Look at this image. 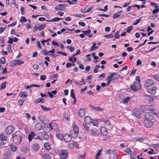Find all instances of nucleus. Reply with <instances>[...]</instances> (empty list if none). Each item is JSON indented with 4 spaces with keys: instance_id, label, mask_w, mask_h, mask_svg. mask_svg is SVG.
Masks as SVG:
<instances>
[{
    "instance_id": "1",
    "label": "nucleus",
    "mask_w": 159,
    "mask_h": 159,
    "mask_svg": "<svg viewBox=\"0 0 159 159\" xmlns=\"http://www.w3.org/2000/svg\"><path fill=\"white\" fill-rule=\"evenodd\" d=\"M25 135L23 134L20 130H18L12 135L13 141L15 143L18 142L20 143L22 141V139L25 138Z\"/></svg>"
},
{
    "instance_id": "2",
    "label": "nucleus",
    "mask_w": 159,
    "mask_h": 159,
    "mask_svg": "<svg viewBox=\"0 0 159 159\" xmlns=\"http://www.w3.org/2000/svg\"><path fill=\"white\" fill-rule=\"evenodd\" d=\"M130 88L134 92H136L141 89V86L139 82H135L130 86Z\"/></svg>"
},
{
    "instance_id": "3",
    "label": "nucleus",
    "mask_w": 159,
    "mask_h": 159,
    "mask_svg": "<svg viewBox=\"0 0 159 159\" xmlns=\"http://www.w3.org/2000/svg\"><path fill=\"white\" fill-rule=\"evenodd\" d=\"M144 117L145 120H152L154 118V116L152 112H148L144 113Z\"/></svg>"
},
{
    "instance_id": "4",
    "label": "nucleus",
    "mask_w": 159,
    "mask_h": 159,
    "mask_svg": "<svg viewBox=\"0 0 159 159\" xmlns=\"http://www.w3.org/2000/svg\"><path fill=\"white\" fill-rule=\"evenodd\" d=\"M37 135L33 131H31L28 136V139L30 142H31L32 139H40V137L37 136Z\"/></svg>"
},
{
    "instance_id": "5",
    "label": "nucleus",
    "mask_w": 159,
    "mask_h": 159,
    "mask_svg": "<svg viewBox=\"0 0 159 159\" xmlns=\"http://www.w3.org/2000/svg\"><path fill=\"white\" fill-rule=\"evenodd\" d=\"M89 132L92 135L94 136H97L99 134L98 129L95 127L91 128Z\"/></svg>"
},
{
    "instance_id": "6",
    "label": "nucleus",
    "mask_w": 159,
    "mask_h": 159,
    "mask_svg": "<svg viewBox=\"0 0 159 159\" xmlns=\"http://www.w3.org/2000/svg\"><path fill=\"white\" fill-rule=\"evenodd\" d=\"M50 128L56 132V133H59L60 130L59 129L58 125L56 123H50L49 124Z\"/></svg>"
},
{
    "instance_id": "7",
    "label": "nucleus",
    "mask_w": 159,
    "mask_h": 159,
    "mask_svg": "<svg viewBox=\"0 0 159 159\" xmlns=\"http://www.w3.org/2000/svg\"><path fill=\"white\" fill-rule=\"evenodd\" d=\"M154 83V82L153 80L148 79L145 82L144 85L146 88H148L152 86Z\"/></svg>"
},
{
    "instance_id": "8",
    "label": "nucleus",
    "mask_w": 159,
    "mask_h": 159,
    "mask_svg": "<svg viewBox=\"0 0 159 159\" xmlns=\"http://www.w3.org/2000/svg\"><path fill=\"white\" fill-rule=\"evenodd\" d=\"M143 123L144 125L147 127H151L152 126L153 123L152 120H148L144 119L143 120Z\"/></svg>"
},
{
    "instance_id": "9",
    "label": "nucleus",
    "mask_w": 159,
    "mask_h": 159,
    "mask_svg": "<svg viewBox=\"0 0 159 159\" xmlns=\"http://www.w3.org/2000/svg\"><path fill=\"white\" fill-rule=\"evenodd\" d=\"M133 113L137 118H139L140 117L141 112L140 109L137 108H135L133 110Z\"/></svg>"
},
{
    "instance_id": "10",
    "label": "nucleus",
    "mask_w": 159,
    "mask_h": 159,
    "mask_svg": "<svg viewBox=\"0 0 159 159\" xmlns=\"http://www.w3.org/2000/svg\"><path fill=\"white\" fill-rule=\"evenodd\" d=\"M14 129V127L12 126H9L7 127L5 132L7 134H9L12 133Z\"/></svg>"
},
{
    "instance_id": "11",
    "label": "nucleus",
    "mask_w": 159,
    "mask_h": 159,
    "mask_svg": "<svg viewBox=\"0 0 159 159\" xmlns=\"http://www.w3.org/2000/svg\"><path fill=\"white\" fill-rule=\"evenodd\" d=\"M11 63L12 64V66H16L23 64L24 63V62L23 61L19 60H16L12 61Z\"/></svg>"
},
{
    "instance_id": "12",
    "label": "nucleus",
    "mask_w": 159,
    "mask_h": 159,
    "mask_svg": "<svg viewBox=\"0 0 159 159\" xmlns=\"http://www.w3.org/2000/svg\"><path fill=\"white\" fill-rule=\"evenodd\" d=\"M68 152L67 151L64 150L62 151L60 155V158L61 159H66L68 156Z\"/></svg>"
},
{
    "instance_id": "13",
    "label": "nucleus",
    "mask_w": 159,
    "mask_h": 159,
    "mask_svg": "<svg viewBox=\"0 0 159 159\" xmlns=\"http://www.w3.org/2000/svg\"><path fill=\"white\" fill-rule=\"evenodd\" d=\"M63 139L65 142L69 143L71 140V137L68 134H65L64 136Z\"/></svg>"
},
{
    "instance_id": "14",
    "label": "nucleus",
    "mask_w": 159,
    "mask_h": 159,
    "mask_svg": "<svg viewBox=\"0 0 159 159\" xmlns=\"http://www.w3.org/2000/svg\"><path fill=\"white\" fill-rule=\"evenodd\" d=\"M84 121L86 124H90L92 123L93 120L90 117L86 116L84 119Z\"/></svg>"
},
{
    "instance_id": "15",
    "label": "nucleus",
    "mask_w": 159,
    "mask_h": 159,
    "mask_svg": "<svg viewBox=\"0 0 159 159\" xmlns=\"http://www.w3.org/2000/svg\"><path fill=\"white\" fill-rule=\"evenodd\" d=\"M78 115L80 118H83L85 116L84 111L82 109H80L78 111Z\"/></svg>"
},
{
    "instance_id": "16",
    "label": "nucleus",
    "mask_w": 159,
    "mask_h": 159,
    "mask_svg": "<svg viewBox=\"0 0 159 159\" xmlns=\"http://www.w3.org/2000/svg\"><path fill=\"white\" fill-rule=\"evenodd\" d=\"M100 131L102 134L103 135H106L107 134V129L105 127H101Z\"/></svg>"
},
{
    "instance_id": "17",
    "label": "nucleus",
    "mask_w": 159,
    "mask_h": 159,
    "mask_svg": "<svg viewBox=\"0 0 159 159\" xmlns=\"http://www.w3.org/2000/svg\"><path fill=\"white\" fill-rule=\"evenodd\" d=\"M42 128V125L41 123H37L34 126V129L38 131L40 130Z\"/></svg>"
},
{
    "instance_id": "18",
    "label": "nucleus",
    "mask_w": 159,
    "mask_h": 159,
    "mask_svg": "<svg viewBox=\"0 0 159 159\" xmlns=\"http://www.w3.org/2000/svg\"><path fill=\"white\" fill-rule=\"evenodd\" d=\"M32 148L35 152L37 151L39 148V146L38 144H34L32 146Z\"/></svg>"
},
{
    "instance_id": "19",
    "label": "nucleus",
    "mask_w": 159,
    "mask_h": 159,
    "mask_svg": "<svg viewBox=\"0 0 159 159\" xmlns=\"http://www.w3.org/2000/svg\"><path fill=\"white\" fill-rule=\"evenodd\" d=\"M11 156V153L10 151L8 152H6L4 154L3 156V158L4 159H8Z\"/></svg>"
},
{
    "instance_id": "20",
    "label": "nucleus",
    "mask_w": 159,
    "mask_h": 159,
    "mask_svg": "<svg viewBox=\"0 0 159 159\" xmlns=\"http://www.w3.org/2000/svg\"><path fill=\"white\" fill-rule=\"evenodd\" d=\"M149 108L150 107L147 105H143L141 107V109L143 112H144L148 110Z\"/></svg>"
},
{
    "instance_id": "21",
    "label": "nucleus",
    "mask_w": 159,
    "mask_h": 159,
    "mask_svg": "<svg viewBox=\"0 0 159 159\" xmlns=\"http://www.w3.org/2000/svg\"><path fill=\"white\" fill-rule=\"evenodd\" d=\"M78 133H76L75 131L73 129L70 131V134L71 135L72 137L74 138H76L77 136V134Z\"/></svg>"
},
{
    "instance_id": "22",
    "label": "nucleus",
    "mask_w": 159,
    "mask_h": 159,
    "mask_svg": "<svg viewBox=\"0 0 159 159\" xmlns=\"http://www.w3.org/2000/svg\"><path fill=\"white\" fill-rule=\"evenodd\" d=\"M156 89V87L154 86L149 90V92L152 94H154L155 93Z\"/></svg>"
},
{
    "instance_id": "23",
    "label": "nucleus",
    "mask_w": 159,
    "mask_h": 159,
    "mask_svg": "<svg viewBox=\"0 0 159 159\" xmlns=\"http://www.w3.org/2000/svg\"><path fill=\"white\" fill-rule=\"evenodd\" d=\"M7 139V137L4 135V133H2L0 135V140H2V141H6Z\"/></svg>"
},
{
    "instance_id": "24",
    "label": "nucleus",
    "mask_w": 159,
    "mask_h": 159,
    "mask_svg": "<svg viewBox=\"0 0 159 159\" xmlns=\"http://www.w3.org/2000/svg\"><path fill=\"white\" fill-rule=\"evenodd\" d=\"M56 135L57 138L60 140H62L64 137L63 134L61 133H59V132L57 133Z\"/></svg>"
},
{
    "instance_id": "25",
    "label": "nucleus",
    "mask_w": 159,
    "mask_h": 159,
    "mask_svg": "<svg viewBox=\"0 0 159 159\" xmlns=\"http://www.w3.org/2000/svg\"><path fill=\"white\" fill-rule=\"evenodd\" d=\"M90 106L91 107L92 109H93V110H95L96 111H101L102 110V108H101L99 107H94L92 105H90Z\"/></svg>"
},
{
    "instance_id": "26",
    "label": "nucleus",
    "mask_w": 159,
    "mask_h": 159,
    "mask_svg": "<svg viewBox=\"0 0 159 159\" xmlns=\"http://www.w3.org/2000/svg\"><path fill=\"white\" fill-rule=\"evenodd\" d=\"M40 102L43 103L45 102V100L44 98H38L35 101V102L38 103Z\"/></svg>"
},
{
    "instance_id": "27",
    "label": "nucleus",
    "mask_w": 159,
    "mask_h": 159,
    "mask_svg": "<svg viewBox=\"0 0 159 159\" xmlns=\"http://www.w3.org/2000/svg\"><path fill=\"white\" fill-rule=\"evenodd\" d=\"M144 140V138L143 137L141 138H133V140L137 141H139L140 142H142V141Z\"/></svg>"
},
{
    "instance_id": "28",
    "label": "nucleus",
    "mask_w": 159,
    "mask_h": 159,
    "mask_svg": "<svg viewBox=\"0 0 159 159\" xmlns=\"http://www.w3.org/2000/svg\"><path fill=\"white\" fill-rule=\"evenodd\" d=\"M104 124L106 126H109L110 124V122L107 119H105L104 120Z\"/></svg>"
},
{
    "instance_id": "29",
    "label": "nucleus",
    "mask_w": 159,
    "mask_h": 159,
    "mask_svg": "<svg viewBox=\"0 0 159 159\" xmlns=\"http://www.w3.org/2000/svg\"><path fill=\"white\" fill-rule=\"evenodd\" d=\"M19 96L21 98H24L26 97L27 95L26 92H23L19 94Z\"/></svg>"
},
{
    "instance_id": "30",
    "label": "nucleus",
    "mask_w": 159,
    "mask_h": 159,
    "mask_svg": "<svg viewBox=\"0 0 159 159\" xmlns=\"http://www.w3.org/2000/svg\"><path fill=\"white\" fill-rule=\"evenodd\" d=\"M10 149L11 151L13 152L16 151L17 149V147L14 145L13 144H10Z\"/></svg>"
},
{
    "instance_id": "31",
    "label": "nucleus",
    "mask_w": 159,
    "mask_h": 159,
    "mask_svg": "<svg viewBox=\"0 0 159 159\" xmlns=\"http://www.w3.org/2000/svg\"><path fill=\"white\" fill-rule=\"evenodd\" d=\"M43 159H51V157L50 155L47 153H45L43 157Z\"/></svg>"
},
{
    "instance_id": "32",
    "label": "nucleus",
    "mask_w": 159,
    "mask_h": 159,
    "mask_svg": "<svg viewBox=\"0 0 159 159\" xmlns=\"http://www.w3.org/2000/svg\"><path fill=\"white\" fill-rule=\"evenodd\" d=\"M44 146L46 149L47 150H48L50 149V146L48 143L46 142L44 144Z\"/></svg>"
},
{
    "instance_id": "33",
    "label": "nucleus",
    "mask_w": 159,
    "mask_h": 159,
    "mask_svg": "<svg viewBox=\"0 0 159 159\" xmlns=\"http://www.w3.org/2000/svg\"><path fill=\"white\" fill-rule=\"evenodd\" d=\"M21 150L22 152L26 153L28 151V148L25 147L23 146L21 148Z\"/></svg>"
},
{
    "instance_id": "34",
    "label": "nucleus",
    "mask_w": 159,
    "mask_h": 159,
    "mask_svg": "<svg viewBox=\"0 0 159 159\" xmlns=\"http://www.w3.org/2000/svg\"><path fill=\"white\" fill-rule=\"evenodd\" d=\"M73 129L75 131L76 133H78L79 131L78 127L75 124L73 125Z\"/></svg>"
},
{
    "instance_id": "35",
    "label": "nucleus",
    "mask_w": 159,
    "mask_h": 159,
    "mask_svg": "<svg viewBox=\"0 0 159 159\" xmlns=\"http://www.w3.org/2000/svg\"><path fill=\"white\" fill-rule=\"evenodd\" d=\"M82 31L86 35H89L91 32V31L90 30H89L86 31Z\"/></svg>"
},
{
    "instance_id": "36",
    "label": "nucleus",
    "mask_w": 159,
    "mask_h": 159,
    "mask_svg": "<svg viewBox=\"0 0 159 159\" xmlns=\"http://www.w3.org/2000/svg\"><path fill=\"white\" fill-rule=\"evenodd\" d=\"M130 98L128 97H126L123 99L122 103L124 104H126L128 103Z\"/></svg>"
},
{
    "instance_id": "37",
    "label": "nucleus",
    "mask_w": 159,
    "mask_h": 159,
    "mask_svg": "<svg viewBox=\"0 0 159 159\" xmlns=\"http://www.w3.org/2000/svg\"><path fill=\"white\" fill-rule=\"evenodd\" d=\"M83 126H84V128L86 130L87 132H89L90 131V129H89V127L86 124H83Z\"/></svg>"
},
{
    "instance_id": "38",
    "label": "nucleus",
    "mask_w": 159,
    "mask_h": 159,
    "mask_svg": "<svg viewBox=\"0 0 159 159\" xmlns=\"http://www.w3.org/2000/svg\"><path fill=\"white\" fill-rule=\"evenodd\" d=\"M50 130V129L48 127H44L43 129V132L46 133H48L49 132Z\"/></svg>"
},
{
    "instance_id": "39",
    "label": "nucleus",
    "mask_w": 159,
    "mask_h": 159,
    "mask_svg": "<svg viewBox=\"0 0 159 159\" xmlns=\"http://www.w3.org/2000/svg\"><path fill=\"white\" fill-rule=\"evenodd\" d=\"M158 16L156 14H153V15H150L148 19H156L157 17Z\"/></svg>"
},
{
    "instance_id": "40",
    "label": "nucleus",
    "mask_w": 159,
    "mask_h": 159,
    "mask_svg": "<svg viewBox=\"0 0 159 159\" xmlns=\"http://www.w3.org/2000/svg\"><path fill=\"white\" fill-rule=\"evenodd\" d=\"M116 75V73L112 72L111 73H110V75L107 77V78L113 79L114 76Z\"/></svg>"
},
{
    "instance_id": "41",
    "label": "nucleus",
    "mask_w": 159,
    "mask_h": 159,
    "mask_svg": "<svg viewBox=\"0 0 159 159\" xmlns=\"http://www.w3.org/2000/svg\"><path fill=\"white\" fill-rule=\"evenodd\" d=\"M52 40V39L51 38H48L47 40H42V41H41V43H42V45H44V43L46 42H48L49 41H50Z\"/></svg>"
},
{
    "instance_id": "42",
    "label": "nucleus",
    "mask_w": 159,
    "mask_h": 159,
    "mask_svg": "<svg viewBox=\"0 0 159 159\" xmlns=\"http://www.w3.org/2000/svg\"><path fill=\"white\" fill-rule=\"evenodd\" d=\"M46 24H42L40 25L39 26L38 25V29L39 31H41L42 30H43L44 27L45 26Z\"/></svg>"
},
{
    "instance_id": "43",
    "label": "nucleus",
    "mask_w": 159,
    "mask_h": 159,
    "mask_svg": "<svg viewBox=\"0 0 159 159\" xmlns=\"http://www.w3.org/2000/svg\"><path fill=\"white\" fill-rule=\"evenodd\" d=\"M40 106L44 111H49L50 110V109L49 108L47 107L42 105H41Z\"/></svg>"
},
{
    "instance_id": "44",
    "label": "nucleus",
    "mask_w": 159,
    "mask_h": 159,
    "mask_svg": "<svg viewBox=\"0 0 159 159\" xmlns=\"http://www.w3.org/2000/svg\"><path fill=\"white\" fill-rule=\"evenodd\" d=\"M147 98L148 99L150 102V103H151V101H153V96L152 95H148L147 96Z\"/></svg>"
},
{
    "instance_id": "45",
    "label": "nucleus",
    "mask_w": 159,
    "mask_h": 159,
    "mask_svg": "<svg viewBox=\"0 0 159 159\" xmlns=\"http://www.w3.org/2000/svg\"><path fill=\"white\" fill-rule=\"evenodd\" d=\"M7 82H3L0 85V88L1 89H4L6 88V84Z\"/></svg>"
},
{
    "instance_id": "46",
    "label": "nucleus",
    "mask_w": 159,
    "mask_h": 159,
    "mask_svg": "<svg viewBox=\"0 0 159 159\" xmlns=\"http://www.w3.org/2000/svg\"><path fill=\"white\" fill-rule=\"evenodd\" d=\"M41 52L44 55H49V51H47L46 50H41Z\"/></svg>"
},
{
    "instance_id": "47",
    "label": "nucleus",
    "mask_w": 159,
    "mask_h": 159,
    "mask_svg": "<svg viewBox=\"0 0 159 159\" xmlns=\"http://www.w3.org/2000/svg\"><path fill=\"white\" fill-rule=\"evenodd\" d=\"M67 6V5L66 4H59L58 5V7L60 8L61 9V10H62V8Z\"/></svg>"
},
{
    "instance_id": "48",
    "label": "nucleus",
    "mask_w": 159,
    "mask_h": 159,
    "mask_svg": "<svg viewBox=\"0 0 159 159\" xmlns=\"http://www.w3.org/2000/svg\"><path fill=\"white\" fill-rule=\"evenodd\" d=\"M62 19L59 18L58 17H55L53 19L50 20V21H57L60 20Z\"/></svg>"
},
{
    "instance_id": "49",
    "label": "nucleus",
    "mask_w": 159,
    "mask_h": 159,
    "mask_svg": "<svg viewBox=\"0 0 159 159\" xmlns=\"http://www.w3.org/2000/svg\"><path fill=\"white\" fill-rule=\"evenodd\" d=\"M120 16V14H119V13H115L113 16V19H116L117 17H119Z\"/></svg>"
},
{
    "instance_id": "50",
    "label": "nucleus",
    "mask_w": 159,
    "mask_h": 159,
    "mask_svg": "<svg viewBox=\"0 0 159 159\" xmlns=\"http://www.w3.org/2000/svg\"><path fill=\"white\" fill-rule=\"evenodd\" d=\"M119 78H122V77H120V75L118 74H116L114 76L113 78L114 80H116L119 79Z\"/></svg>"
},
{
    "instance_id": "51",
    "label": "nucleus",
    "mask_w": 159,
    "mask_h": 159,
    "mask_svg": "<svg viewBox=\"0 0 159 159\" xmlns=\"http://www.w3.org/2000/svg\"><path fill=\"white\" fill-rule=\"evenodd\" d=\"M21 19L20 20V22L23 23L24 22L27 21V20L25 18V17L21 16Z\"/></svg>"
},
{
    "instance_id": "52",
    "label": "nucleus",
    "mask_w": 159,
    "mask_h": 159,
    "mask_svg": "<svg viewBox=\"0 0 159 159\" xmlns=\"http://www.w3.org/2000/svg\"><path fill=\"white\" fill-rule=\"evenodd\" d=\"M141 20V18H140L136 20H135V22L133 24L134 25H136L138 24Z\"/></svg>"
},
{
    "instance_id": "53",
    "label": "nucleus",
    "mask_w": 159,
    "mask_h": 159,
    "mask_svg": "<svg viewBox=\"0 0 159 159\" xmlns=\"http://www.w3.org/2000/svg\"><path fill=\"white\" fill-rule=\"evenodd\" d=\"M20 10L21 12V14L22 15H24L25 14V8L24 7H21Z\"/></svg>"
},
{
    "instance_id": "54",
    "label": "nucleus",
    "mask_w": 159,
    "mask_h": 159,
    "mask_svg": "<svg viewBox=\"0 0 159 159\" xmlns=\"http://www.w3.org/2000/svg\"><path fill=\"white\" fill-rule=\"evenodd\" d=\"M6 59L4 57H2L1 58V63L5 64L6 63Z\"/></svg>"
},
{
    "instance_id": "55",
    "label": "nucleus",
    "mask_w": 159,
    "mask_h": 159,
    "mask_svg": "<svg viewBox=\"0 0 159 159\" xmlns=\"http://www.w3.org/2000/svg\"><path fill=\"white\" fill-rule=\"evenodd\" d=\"M114 37L116 39H119L120 37L119 34V32L118 31H117L114 34Z\"/></svg>"
},
{
    "instance_id": "56",
    "label": "nucleus",
    "mask_w": 159,
    "mask_h": 159,
    "mask_svg": "<svg viewBox=\"0 0 159 159\" xmlns=\"http://www.w3.org/2000/svg\"><path fill=\"white\" fill-rule=\"evenodd\" d=\"M136 156V154L132 152L130 153V157L132 159H134L135 158Z\"/></svg>"
},
{
    "instance_id": "57",
    "label": "nucleus",
    "mask_w": 159,
    "mask_h": 159,
    "mask_svg": "<svg viewBox=\"0 0 159 159\" xmlns=\"http://www.w3.org/2000/svg\"><path fill=\"white\" fill-rule=\"evenodd\" d=\"M70 96H71V97L72 98H75V96L74 93L73 92V89H71V91H70Z\"/></svg>"
},
{
    "instance_id": "58",
    "label": "nucleus",
    "mask_w": 159,
    "mask_h": 159,
    "mask_svg": "<svg viewBox=\"0 0 159 159\" xmlns=\"http://www.w3.org/2000/svg\"><path fill=\"white\" fill-rule=\"evenodd\" d=\"M104 36L106 38H111L113 37V35L112 34H107L106 35H104Z\"/></svg>"
},
{
    "instance_id": "59",
    "label": "nucleus",
    "mask_w": 159,
    "mask_h": 159,
    "mask_svg": "<svg viewBox=\"0 0 159 159\" xmlns=\"http://www.w3.org/2000/svg\"><path fill=\"white\" fill-rule=\"evenodd\" d=\"M124 152L128 153H130L132 152V151L131 149L129 148H127L125 149L124 150Z\"/></svg>"
},
{
    "instance_id": "60",
    "label": "nucleus",
    "mask_w": 159,
    "mask_h": 159,
    "mask_svg": "<svg viewBox=\"0 0 159 159\" xmlns=\"http://www.w3.org/2000/svg\"><path fill=\"white\" fill-rule=\"evenodd\" d=\"M101 152V150H98V152H97V154L96 155L95 158H98V157L100 155Z\"/></svg>"
},
{
    "instance_id": "61",
    "label": "nucleus",
    "mask_w": 159,
    "mask_h": 159,
    "mask_svg": "<svg viewBox=\"0 0 159 159\" xmlns=\"http://www.w3.org/2000/svg\"><path fill=\"white\" fill-rule=\"evenodd\" d=\"M133 26H130L127 29L126 32L127 33H129L133 29Z\"/></svg>"
},
{
    "instance_id": "62",
    "label": "nucleus",
    "mask_w": 159,
    "mask_h": 159,
    "mask_svg": "<svg viewBox=\"0 0 159 159\" xmlns=\"http://www.w3.org/2000/svg\"><path fill=\"white\" fill-rule=\"evenodd\" d=\"M96 45V44L95 43H93V45L92 46L90 50V51H92L94 50L95 49V46Z\"/></svg>"
},
{
    "instance_id": "63",
    "label": "nucleus",
    "mask_w": 159,
    "mask_h": 159,
    "mask_svg": "<svg viewBox=\"0 0 159 159\" xmlns=\"http://www.w3.org/2000/svg\"><path fill=\"white\" fill-rule=\"evenodd\" d=\"M152 113L153 114H154L158 117L159 118V114L158 113L156 112L155 110H152Z\"/></svg>"
},
{
    "instance_id": "64",
    "label": "nucleus",
    "mask_w": 159,
    "mask_h": 159,
    "mask_svg": "<svg viewBox=\"0 0 159 159\" xmlns=\"http://www.w3.org/2000/svg\"><path fill=\"white\" fill-rule=\"evenodd\" d=\"M153 76L157 81H159V75H155Z\"/></svg>"
}]
</instances>
